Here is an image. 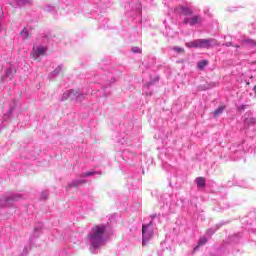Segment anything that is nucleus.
I'll return each mask as SVG.
<instances>
[{
    "label": "nucleus",
    "instance_id": "obj_1",
    "mask_svg": "<svg viewBox=\"0 0 256 256\" xmlns=\"http://www.w3.org/2000/svg\"><path fill=\"white\" fill-rule=\"evenodd\" d=\"M107 231V225L96 224L94 225L87 235L88 243L92 249V253H95L96 249L105 245V233Z\"/></svg>",
    "mask_w": 256,
    "mask_h": 256
},
{
    "label": "nucleus",
    "instance_id": "obj_2",
    "mask_svg": "<svg viewBox=\"0 0 256 256\" xmlns=\"http://www.w3.org/2000/svg\"><path fill=\"white\" fill-rule=\"evenodd\" d=\"M185 47H188V49H213V47H219V41L215 38L196 39L187 42Z\"/></svg>",
    "mask_w": 256,
    "mask_h": 256
},
{
    "label": "nucleus",
    "instance_id": "obj_3",
    "mask_svg": "<svg viewBox=\"0 0 256 256\" xmlns=\"http://www.w3.org/2000/svg\"><path fill=\"white\" fill-rule=\"evenodd\" d=\"M155 235V230L153 229V221L148 224L142 225V246L145 247L153 239Z\"/></svg>",
    "mask_w": 256,
    "mask_h": 256
},
{
    "label": "nucleus",
    "instance_id": "obj_4",
    "mask_svg": "<svg viewBox=\"0 0 256 256\" xmlns=\"http://www.w3.org/2000/svg\"><path fill=\"white\" fill-rule=\"evenodd\" d=\"M183 23H184V25H190L191 27H193V26L201 23V16L195 15L191 18L186 17V18H184Z\"/></svg>",
    "mask_w": 256,
    "mask_h": 256
},
{
    "label": "nucleus",
    "instance_id": "obj_5",
    "mask_svg": "<svg viewBox=\"0 0 256 256\" xmlns=\"http://www.w3.org/2000/svg\"><path fill=\"white\" fill-rule=\"evenodd\" d=\"M68 99L81 101L83 99V93H80L78 90H69L67 92Z\"/></svg>",
    "mask_w": 256,
    "mask_h": 256
},
{
    "label": "nucleus",
    "instance_id": "obj_6",
    "mask_svg": "<svg viewBox=\"0 0 256 256\" xmlns=\"http://www.w3.org/2000/svg\"><path fill=\"white\" fill-rule=\"evenodd\" d=\"M195 183L198 189H204V187H207V180L205 179V177H197L195 179Z\"/></svg>",
    "mask_w": 256,
    "mask_h": 256
},
{
    "label": "nucleus",
    "instance_id": "obj_7",
    "mask_svg": "<svg viewBox=\"0 0 256 256\" xmlns=\"http://www.w3.org/2000/svg\"><path fill=\"white\" fill-rule=\"evenodd\" d=\"M180 11L184 17H189L190 15H193V8L187 7V6H181Z\"/></svg>",
    "mask_w": 256,
    "mask_h": 256
},
{
    "label": "nucleus",
    "instance_id": "obj_8",
    "mask_svg": "<svg viewBox=\"0 0 256 256\" xmlns=\"http://www.w3.org/2000/svg\"><path fill=\"white\" fill-rule=\"evenodd\" d=\"M87 183V180H74L71 182L70 187H79V185H84Z\"/></svg>",
    "mask_w": 256,
    "mask_h": 256
},
{
    "label": "nucleus",
    "instance_id": "obj_9",
    "mask_svg": "<svg viewBox=\"0 0 256 256\" xmlns=\"http://www.w3.org/2000/svg\"><path fill=\"white\" fill-rule=\"evenodd\" d=\"M47 53V47H39L36 50V55L39 57L40 55H45Z\"/></svg>",
    "mask_w": 256,
    "mask_h": 256
},
{
    "label": "nucleus",
    "instance_id": "obj_10",
    "mask_svg": "<svg viewBox=\"0 0 256 256\" xmlns=\"http://www.w3.org/2000/svg\"><path fill=\"white\" fill-rule=\"evenodd\" d=\"M207 65H209V62L207 60H202L198 62V69H200V71H203V69H205Z\"/></svg>",
    "mask_w": 256,
    "mask_h": 256
},
{
    "label": "nucleus",
    "instance_id": "obj_11",
    "mask_svg": "<svg viewBox=\"0 0 256 256\" xmlns=\"http://www.w3.org/2000/svg\"><path fill=\"white\" fill-rule=\"evenodd\" d=\"M243 43H246V45H249L250 47H256V40L253 39H244Z\"/></svg>",
    "mask_w": 256,
    "mask_h": 256
},
{
    "label": "nucleus",
    "instance_id": "obj_12",
    "mask_svg": "<svg viewBox=\"0 0 256 256\" xmlns=\"http://www.w3.org/2000/svg\"><path fill=\"white\" fill-rule=\"evenodd\" d=\"M225 111V106H220L214 111V117H219Z\"/></svg>",
    "mask_w": 256,
    "mask_h": 256
},
{
    "label": "nucleus",
    "instance_id": "obj_13",
    "mask_svg": "<svg viewBox=\"0 0 256 256\" xmlns=\"http://www.w3.org/2000/svg\"><path fill=\"white\" fill-rule=\"evenodd\" d=\"M101 175V172H95V171H92V172H85V173H82L80 175V177H92V175Z\"/></svg>",
    "mask_w": 256,
    "mask_h": 256
},
{
    "label": "nucleus",
    "instance_id": "obj_14",
    "mask_svg": "<svg viewBox=\"0 0 256 256\" xmlns=\"http://www.w3.org/2000/svg\"><path fill=\"white\" fill-rule=\"evenodd\" d=\"M221 228V225H216V228L215 229H213V228H210V229H208L207 230V235H214V233L217 231V230H219Z\"/></svg>",
    "mask_w": 256,
    "mask_h": 256
},
{
    "label": "nucleus",
    "instance_id": "obj_15",
    "mask_svg": "<svg viewBox=\"0 0 256 256\" xmlns=\"http://www.w3.org/2000/svg\"><path fill=\"white\" fill-rule=\"evenodd\" d=\"M207 238L206 237H202L199 239V242H198V246H196L195 249H199V247H202V245H205V243H207Z\"/></svg>",
    "mask_w": 256,
    "mask_h": 256
},
{
    "label": "nucleus",
    "instance_id": "obj_16",
    "mask_svg": "<svg viewBox=\"0 0 256 256\" xmlns=\"http://www.w3.org/2000/svg\"><path fill=\"white\" fill-rule=\"evenodd\" d=\"M20 35L23 39H29V32L25 28L20 32Z\"/></svg>",
    "mask_w": 256,
    "mask_h": 256
},
{
    "label": "nucleus",
    "instance_id": "obj_17",
    "mask_svg": "<svg viewBox=\"0 0 256 256\" xmlns=\"http://www.w3.org/2000/svg\"><path fill=\"white\" fill-rule=\"evenodd\" d=\"M247 107H249L248 105H240L237 107L238 111H245V109H247Z\"/></svg>",
    "mask_w": 256,
    "mask_h": 256
},
{
    "label": "nucleus",
    "instance_id": "obj_18",
    "mask_svg": "<svg viewBox=\"0 0 256 256\" xmlns=\"http://www.w3.org/2000/svg\"><path fill=\"white\" fill-rule=\"evenodd\" d=\"M132 52L133 53H141L142 51H141V48H139V47H133Z\"/></svg>",
    "mask_w": 256,
    "mask_h": 256
},
{
    "label": "nucleus",
    "instance_id": "obj_19",
    "mask_svg": "<svg viewBox=\"0 0 256 256\" xmlns=\"http://www.w3.org/2000/svg\"><path fill=\"white\" fill-rule=\"evenodd\" d=\"M173 49L174 51H176V53H183V51H185L183 48L180 47H174Z\"/></svg>",
    "mask_w": 256,
    "mask_h": 256
},
{
    "label": "nucleus",
    "instance_id": "obj_20",
    "mask_svg": "<svg viewBox=\"0 0 256 256\" xmlns=\"http://www.w3.org/2000/svg\"><path fill=\"white\" fill-rule=\"evenodd\" d=\"M61 71V68H57L56 70L53 71L54 75H57Z\"/></svg>",
    "mask_w": 256,
    "mask_h": 256
},
{
    "label": "nucleus",
    "instance_id": "obj_21",
    "mask_svg": "<svg viewBox=\"0 0 256 256\" xmlns=\"http://www.w3.org/2000/svg\"><path fill=\"white\" fill-rule=\"evenodd\" d=\"M150 217H151V221H152V223H153V220L155 219V217H157V215H156V214H153V215H151Z\"/></svg>",
    "mask_w": 256,
    "mask_h": 256
},
{
    "label": "nucleus",
    "instance_id": "obj_22",
    "mask_svg": "<svg viewBox=\"0 0 256 256\" xmlns=\"http://www.w3.org/2000/svg\"><path fill=\"white\" fill-rule=\"evenodd\" d=\"M231 44H226V47H229Z\"/></svg>",
    "mask_w": 256,
    "mask_h": 256
}]
</instances>
